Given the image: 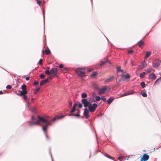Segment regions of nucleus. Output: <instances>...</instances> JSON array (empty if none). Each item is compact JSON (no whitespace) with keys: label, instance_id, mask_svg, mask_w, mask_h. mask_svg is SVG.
Listing matches in <instances>:
<instances>
[{"label":"nucleus","instance_id":"1","mask_svg":"<svg viewBox=\"0 0 161 161\" xmlns=\"http://www.w3.org/2000/svg\"><path fill=\"white\" fill-rule=\"evenodd\" d=\"M26 108L28 111H30L32 113L31 120L27 121L30 127H33L35 126L38 125L40 122L44 123L46 126L52 125V124L47 121L46 119L38 115L34 107L31 105L29 102H26Z\"/></svg>","mask_w":161,"mask_h":161},{"label":"nucleus","instance_id":"2","mask_svg":"<svg viewBox=\"0 0 161 161\" xmlns=\"http://www.w3.org/2000/svg\"><path fill=\"white\" fill-rule=\"evenodd\" d=\"M86 68H77L75 69V71L78 77L81 78H83L86 75Z\"/></svg>","mask_w":161,"mask_h":161},{"label":"nucleus","instance_id":"3","mask_svg":"<svg viewBox=\"0 0 161 161\" xmlns=\"http://www.w3.org/2000/svg\"><path fill=\"white\" fill-rule=\"evenodd\" d=\"M107 63H109V66L112 64L111 62L108 59H106L104 61H101L100 63L97 64V68H101L103 66H105L106 67L107 66Z\"/></svg>","mask_w":161,"mask_h":161},{"label":"nucleus","instance_id":"4","mask_svg":"<svg viewBox=\"0 0 161 161\" xmlns=\"http://www.w3.org/2000/svg\"><path fill=\"white\" fill-rule=\"evenodd\" d=\"M98 106L96 103H94L92 105H88L87 107L88 108V109L90 112L93 113L95 111Z\"/></svg>","mask_w":161,"mask_h":161},{"label":"nucleus","instance_id":"5","mask_svg":"<svg viewBox=\"0 0 161 161\" xmlns=\"http://www.w3.org/2000/svg\"><path fill=\"white\" fill-rule=\"evenodd\" d=\"M161 62L157 59H154L153 61V65L156 69L158 68L160 65Z\"/></svg>","mask_w":161,"mask_h":161},{"label":"nucleus","instance_id":"6","mask_svg":"<svg viewBox=\"0 0 161 161\" xmlns=\"http://www.w3.org/2000/svg\"><path fill=\"white\" fill-rule=\"evenodd\" d=\"M130 76L129 73L126 74H123L121 75V78L122 80L125 81L127 80H129L130 78Z\"/></svg>","mask_w":161,"mask_h":161},{"label":"nucleus","instance_id":"7","mask_svg":"<svg viewBox=\"0 0 161 161\" xmlns=\"http://www.w3.org/2000/svg\"><path fill=\"white\" fill-rule=\"evenodd\" d=\"M140 161H147L149 158V156L147 153H144L142 157L141 155Z\"/></svg>","mask_w":161,"mask_h":161},{"label":"nucleus","instance_id":"8","mask_svg":"<svg viewBox=\"0 0 161 161\" xmlns=\"http://www.w3.org/2000/svg\"><path fill=\"white\" fill-rule=\"evenodd\" d=\"M108 89L107 86H104V87L102 88H99L98 89V94H100L104 93L106 92Z\"/></svg>","mask_w":161,"mask_h":161},{"label":"nucleus","instance_id":"9","mask_svg":"<svg viewBox=\"0 0 161 161\" xmlns=\"http://www.w3.org/2000/svg\"><path fill=\"white\" fill-rule=\"evenodd\" d=\"M50 72L51 74H53L56 76H58V75L57 73V69L56 68H52L50 70Z\"/></svg>","mask_w":161,"mask_h":161},{"label":"nucleus","instance_id":"10","mask_svg":"<svg viewBox=\"0 0 161 161\" xmlns=\"http://www.w3.org/2000/svg\"><path fill=\"white\" fill-rule=\"evenodd\" d=\"M89 109L87 108H85L83 112V115L85 116V118L86 119H88L90 118V116L89 115Z\"/></svg>","mask_w":161,"mask_h":161},{"label":"nucleus","instance_id":"11","mask_svg":"<svg viewBox=\"0 0 161 161\" xmlns=\"http://www.w3.org/2000/svg\"><path fill=\"white\" fill-rule=\"evenodd\" d=\"M51 79H52L51 76L50 75L47 78H46L45 80L41 81L40 82V86H42L45 83L47 82L49 80Z\"/></svg>","mask_w":161,"mask_h":161},{"label":"nucleus","instance_id":"12","mask_svg":"<svg viewBox=\"0 0 161 161\" xmlns=\"http://www.w3.org/2000/svg\"><path fill=\"white\" fill-rule=\"evenodd\" d=\"M81 102L82 103V104H83V106L85 108H86L88 106V105H87V99H82L81 100Z\"/></svg>","mask_w":161,"mask_h":161},{"label":"nucleus","instance_id":"13","mask_svg":"<svg viewBox=\"0 0 161 161\" xmlns=\"http://www.w3.org/2000/svg\"><path fill=\"white\" fill-rule=\"evenodd\" d=\"M147 64L145 61L144 60L142 61L141 63V64L138 66V67L141 69H143L146 67Z\"/></svg>","mask_w":161,"mask_h":161},{"label":"nucleus","instance_id":"14","mask_svg":"<svg viewBox=\"0 0 161 161\" xmlns=\"http://www.w3.org/2000/svg\"><path fill=\"white\" fill-rule=\"evenodd\" d=\"M149 78L152 80H154L156 78L157 76L156 75L153 73H151L149 75Z\"/></svg>","mask_w":161,"mask_h":161},{"label":"nucleus","instance_id":"15","mask_svg":"<svg viewBox=\"0 0 161 161\" xmlns=\"http://www.w3.org/2000/svg\"><path fill=\"white\" fill-rule=\"evenodd\" d=\"M115 77L114 76H110V77L106 79L105 80V81L107 82H111L113 81L115 79Z\"/></svg>","mask_w":161,"mask_h":161},{"label":"nucleus","instance_id":"16","mask_svg":"<svg viewBox=\"0 0 161 161\" xmlns=\"http://www.w3.org/2000/svg\"><path fill=\"white\" fill-rule=\"evenodd\" d=\"M64 117L65 116L62 115L58 117L57 119L55 117H54L52 119V120L53 121H56L58 120L64 118Z\"/></svg>","mask_w":161,"mask_h":161},{"label":"nucleus","instance_id":"17","mask_svg":"<svg viewBox=\"0 0 161 161\" xmlns=\"http://www.w3.org/2000/svg\"><path fill=\"white\" fill-rule=\"evenodd\" d=\"M114 99V98L113 97H110L107 100V101L108 104H110Z\"/></svg>","mask_w":161,"mask_h":161},{"label":"nucleus","instance_id":"18","mask_svg":"<svg viewBox=\"0 0 161 161\" xmlns=\"http://www.w3.org/2000/svg\"><path fill=\"white\" fill-rule=\"evenodd\" d=\"M68 115L69 116H75L77 118H80V115L79 114V113H78L77 114H69Z\"/></svg>","mask_w":161,"mask_h":161},{"label":"nucleus","instance_id":"19","mask_svg":"<svg viewBox=\"0 0 161 161\" xmlns=\"http://www.w3.org/2000/svg\"><path fill=\"white\" fill-rule=\"evenodd\" d=\"M87 96V95L85 92H82L81 94V97L82 99H85Z\"/></svg>","mask_w":161,"mask_h":161},{"label":"nucleus","instance_id":"20","mask_svg":"<svg viewBox=\"0 0 161 161\" xmlns=\"http://www.w3.org/2000/svg\"><path fill=\"white\" fill-rule=\"evenodd\" d=\"M93 86L94 89L95 90H98L99 88V87L98 85L96 83L94 84L93 85Z\"/></svg>","mask_w":161,"mask_h":161},{"label":"nucleus","instance_id":"21","mask_svg":"<svg viewBox=\"0 0 161 161\" xmlns=\"http://www.w3.org/2000/svg\"><path fill=\"white\" fill-rule=\"evenodd\" d=\"M127 94V96L133 94L134 92V91L132 90H131L129 91H128L125 92Z\"/></svg>","mask_w":161,"mask_h":161},{"label":"nucleus","instance_id":"22","mask_svg":"<svg viewBox=\"0 0 161 161\" xmlns=\"http://www.w3.org/2000/svg\"><path fill=\"white\" fill-rule=\"evenodd\" d=\"M103 154L107 158H109V159H110L112 160H114V158H113L112 157H111V156H109L107 153H104Z\"/></svg>","mask_w":161,"mask_h":161},{"label":"nucleus","instance_id":"23","mask_svg":"<svg viewBox=\"0 0 161 161\" xmlns=\"http://www.w3.org/2000/svg\"><path fill=\"white\" fill-rule=\"evenodd\" d=\"M95 100H94L93 102H96V101H99L101 100V96H97L95 98Z\"/></svg>","mask_w":161,"mask_h":161},{"label":"nucleus","instance_id":"24","mask_svg":"<svg viewBox=\"0 0 161 161\" xmlns=\"http://www.w3.org/2000/svg\"><path fill=\"white\" fill-rule=\"evenodd\" d=\"M161 81V78L159 77L155 81L154 83V85H156Z\"/></svg>","mask_w":161,"mask_h":161},{"label":"nucleus","instance_id":"25","mask_svg":"<svg viewBox=\"0 0 161 161\" xmlns=\"http://www.w3.org/2000/svg\"><path fill=\"white\" fill-rule=\"evenodd\" d=\"M145 72H142L139 75V77L141 78H143L144 77L145 75Z\"/></svg>","mask_w":161,"mask_h":161},{"label":"nucleus","instance_id":"26","mask_svg":"<svg viewBox=\"0 0 161 161\" xmlns=\"http://www.w3.org/2000/svg\"><path fill=\"white\" fill-rule=\"evenodd\" d=\"M151 52H150L149 51H147L146 52V56L145 57V58H147L149 57L151 55Z\"/></svg>","mask_w":161,"mask_h":161},{"label":"nucleus","instance_id":"27","mask_svg":"<svg viewBox=\"0 0 161 161\" xmlns=\"http://www.w3.org/2000/svg\"><path fill=\"white\" fill-rule=\"evenodd\" d=\"M43 51H45V53L46 55H48L51 53V51L49 49H43Z\"/></svg>","mask_w":161,"mask_h":161},{"label":"nucleus","instance_id":"28","mask_svg":"<svg viewBox=\"0 0 161 161\" xmlns=\"http://www.w3.org/2000/svg\"><path fill=\"white\" fill-rule=\"evenodd\" d=\"M140 85L142 88H144L146 86L145 83L144 81H142L141 82Z\"/></svg>","mask_w":161,"mask_h":161},{"label":"nucleus","instance_id":"29","mask_svg":"<svg viewBox=\"0 0 161 161\" xmlns=\"http://www.w3.org/2000/svg\"><path fill=\"white\" fill-rule=\"evenodd\" d=\"M18 92L19 93H17V92L16 91H14V93L16 94L17 95L19 96H22L21 95V91L19 90L18 91Z\"/></svg>","mask_w":161,"mask_h":161},{"label":"nucleus","instance_id":"30","mask_svg":"<svg viewBox=\"0 0 161 161\" xmlns=\"http://www.w3.org/2000/svg\"><path fill=\"white\" fill-rule=\"evenodd\" d=\"M21 95L22 93L24 94H26L28 93L26 89H22V90L21 91Z\"/></svg>","mask_w":161,"mask_h":161},{"label":"nucleus","instance_id":"31","mask_svg":"<svg viewBox=\"0 0 161 161\" xmlns=\"http://www.w3.org/2000/svg\"><path fill=\"white\" fill-rule=\"evenodd\" d=\"M42 13L43 15V19L44 22H45V13L44 8H42Z\"/></svg>","mask_w":161,"mask_h":161},{"label":"nucleus","instance_id":"32","mask_svg":"<svg viewBox=\"0 0 161 161\" xmlns=\"http://www.w3.org/2000/svg\"><path fill=\"white\" fill-rule=\"evenodd\" d=\"M94 100H92V99L91 100H89L88 101V100L87 102V105H91L92 104V100L93 101Z\"/></svg>","mask_w":161,"mask_h":161},{"label":"nucleus","instance_id":"33","mask_svg":"<svg viewBox=\"0 0 161 161\" xmlns=\"http://www.w3.org/2000/svg\"><path fill=\"white\" fill-rule=\"evenodd\" d=\"M139 42H140L139 45V47H141L142 45H143L145 44V42H144L141 41V40H140Z\"/></svg>","mask_w":161,"mask_h":161},{"label":"nucleus","instance_id":"34","mask_svg":"<svg viewBox=\"0 0 161 161\" xmlns=\"http://www.w3.org/2000/svg\"><path fill=\"white\" fill-rule=\"evenodd\" d=\"M97 73L95 72H93L92 74L91 75V76L92 77H95L96 76H97Z\"/></svg>","mask_w":161,"mask_h":161},{"label":"nucleus","instance_id":"35","mask_svg":"<svg viewBox=\"0 0 161 161\" xmlns=\"http://www.w3.org/2000/svg\"><path fill=\"white\" fill-rule=\"evenodd\" d=\"M121 67L120 66H118L116 68V71L118 72H120L121 70Z\"/></svg>","mask_w":161,"mask_h":161},{"label":"nucleus","instance_id":"36","mask_svg":"<svg viewBox=\"0 0 161 161\" xmlns=\"http://www.w3.org/2000/svg\"><path fill=\"white\" fill-rule=\"evenodd\" d=\"M101 99L104 102L107 101L106 98L104 96H101Z\"/></svg>","mask_w":161,"mask_h":161},{"label":"nucleus","instance_id":"37","mask_svg":"<svg viewBox=\"0 0 161 161\" xmlns=\"http://www.w3.org/2000/svg\"><path fill=\"white\" fill-rule=\"evenodd\" d=\"M92 95L93 97L92 98V100H94V98H95L97 96L96 95V93L95 92L92 93Z\"/></svg>","mask_w":161,"mask_h":161},{"label":"nucleus","instance_id":"38","mask_svg":"<svg viewBox=\"0 0 161 161\" xmlns=\"http://www.w3.org/2000/svg\"><path fill=\"white\" fill-rule=\"evenodd\" d=\"M26 85L25 84H23L22 85L21 89H26Z\"/></svg>","mask_w":161,"mask_h":161},{"label":"nucleus","instance_id":"39","mask_svg":"<svg viewBox=\"0 0 161 161\" xmlns=\"http://www.w3.org/2000/svg\"><path fill=\"white\" fill-rule=\"evenodd\" d=\"M128 53L129 54H132L134 52V50H129L128 51Z\"/></svg>","mask_w":161,"mask_h":161},{"label":"nucleus","instance_id":"40","mask_svg":"<svg viewBox=\"0 0 161 161\" xmlns=\"http://www.w3.org/2000/svg\"><path fill=\"white\" fill-rule=\"evenodd\" d=\"M142 96L143 97H146L147 96V94L146 93V92H144L142 94Z\"/></svg>","mask_w":161,"mask_h":161},{"label":"nucleus","instance_id":"41","mask_svg":"<svg viewBox=\"0 0 161 161\" xmlns=\"http://www.w3.org/2000/svg\"><path fill=\"white\" fill-rule=\"evenodd\" d=\"M36 2V3H37V4L39 5V6L40 7H41V1L39 0H35Z\"/></svg>","mask_w":161,"mask_h":161},{"label":"nucleus","instance_id":"42","mask_svg":"<svg viewBox=\"0 0 161 161\" xmlns=\"http://www.w3.org/2000/svg\"><path fill=\"white\" fill-rule=\"evenodd\" d=\"M45 73L47 75H49L50 74H51V72H50V70H46L45 71Z\"/></svg>","mask_w":161,"mask_h":161},{"label":"nucleus","instance_id":"43","mask_svg":"<svg viewBox=\"0 0 161 161\" xmlns=\"http://www.w3.org/2000/svg\"><path fill=\"white\" fill-rule=\"evenodd\" d=\"M22 97L24 100H26L27 98V96L26 95H23L22 94V96H20Z\"/></svg>","mask_w":161,"mask_h":161},{"label":"nucleus","instance_id":"44","mask_svg":"<svg viewBox=\"0 0 161 161\" xmlns=\"http://www.w3.org/2000/svg\"><path fill=\"white\" fill-rule=\"evenodd\" d=\"M124 157L122 155H120L119 157L118 158V159L119 160H121V159H124Z\"/></svg>","mask_w":161,"mask_h":161},{"label":"nucleus","instance_id":"45","mask_svg":"<svg viewBox=\"0 0 161 161\" xmlns=\"http://www.w3.org/2000/svg\"><path fill=\"white\" fill-rule=\"evenodd\" d=\"M12 88L11 86L10 85H8L6 86V88L7 89H10Z\"/></svg>","mask_w":161,"mask_h":161},{"label":"nucleus","instance_id":"46","mask_svg":"<svg viewBox=\"0 0 161 161\" xmlns=\"http://www.w3.org/2000/svg\"><path fill=\"white\" fill-rule=\"evenodd\" d=\"M145 71L147 73H149L152 71V70L148 68L147 70H145Z\"/></svg>","mask_w":161,"mask_h":161},{"label":"nucleus","instance_id":"47","mask_svg":"<svg viewBox=\"0 0 161 161\" xmlns=\"http://www.w3.org/2000/svg\"><path fill=\"white\" fill-rule=\"evenodd\" d=\"M75 108L74 107H73L72 109L70 111V112L73 113L74 112L75 110Z\"/></svg>","mask_w":161,"mask_h":161},{"label":"nucleus","instance_id":"48","mask_svg":"<svg viewBox=\"0 0 161 161\" xmlns=\"http://www.w3.org/2000/svg\"><path fill=\"white\" fill-rule=\"evenodd\" d=\"M82 103H80L78 105L79 107L81 109V108L83 107V105Z\"/></svg>","mask_w":161,"mask_h":161},{"label":"nucleus","instance_id":"49","mask_svg":"<svg viewBox=\"0 0 161 161\" xmlns=\"http://www.w3.org/2000/svg\"><path fill=\"white\" fill-rule=\"evenodd\" d=\"M72 104V103L71 101H69L68 102V105L70 107H71Z\"/></svg>","mask_w":161,"mask_h":161},{"label":"nucleus","instance_id":"50","mask_svg":"<svg viewBox=\"0 0 161 161\" xmlns=\"http://www.w3.org/2000/svg\"><path fill=\"white\" fill-rule=\"evenodd\" d=\"M40 77L41 78H44L45 77V75L43 74H41L40 75Z\"/></svg>","mask_w":161,"mask_h":161},{"label":"nucleus","instance_id":"51","mask_svg":"<svg viewBox=\"0 0 161 161\" xmlns=\"http://www.w3.org/2000/svg\"><path fill=\"white\" fill-rule=\"evenodd\" d=\"M42 59L41 58V59H40V60H39V61H38V64L40 65H41L42 64Z\"/></svg>","mask_w":161,"mask_h":161},{"label":"nucleus","instance_id":"52","mask_svg":"<svg viewBox=\"0 0 161 161\" xmlns=\"http://www.w3.org/2000/svg\"><path fill=\"white\" fill-rule=\"evenodd\" d=\"M42 130L44 131V134L46 133V128H45V127H44V126L42 127Z\"/></svg>","mask_w":161,"mask_h":161},{"label":"nucleus","instance_id":"53","mask_svg":"<svg viewBox=\"0 0 161 161\" xmlns=\"http://www.w3.org/2000/svg\"><path fill=\"white\" fill-rule=\"evenodd\" d=\"M38 84V82L37 80H35L34 82V85H37Z\"/></svg>","mask_w":161,"mask_h":161},{"label":"nucleus","instance_id":"54","mask_svg":"<svg viewBox=\"0 0 161 161\" xmlns=\"http://www.w3.org/2000/svg\"><path fill=\"white\" fill-rule=\"evenodd\" d=\"M6 92L5 91H0V94L1 95L3 94V93H5Z\"/></svg>","mask_w":161,"mask_h":161},{"label":"nucleus","instance_id":"55","mask_svg":"<svg viewBox=\"0 0 161 161\" xmlns=\"http://www.w3.org/2000/svg\"><path fill=\"white\" fill-rule=\"evenodd\" d=\"M23 78H25V80L26 81H28V80H29V77H25V76H23Z\"/></svg>","mask_w":161,"mask_h":161},{"label":"nucleus","instance_id":"56","mask_svg":"<svg viewBox=\"0 0 161 161\" xmlns=\"http://www.w3.org/2000/svg\"><path fill=\"white\" fill-rule=\"evenodd\" d=\"M64 70L65 71H67L69 70V68L67 67H64Z\"/></svg>","mask_w":161,"mask_h":161},{"label":"nucleus","instance_id":"57","mask_svg":"<svg viewBox=\"0 0 161 161\" xmlns=\"http://www.w3.org/2000/svg\"><path fill=\"white\" fill-rule=\"evenodd\" d=\"M20 83V82L16 81V83L17 84L15 86V88H18V86H19L18 83Z\"/></svg>","mask_w":161,"mask_h":161},{"label":"nucleus","instance_id":"58","mask_svg":"<svg viewBox=\"0 0 161 161\" xmlns=\"http://www.w3.org/2000/svg\"><path fill=\"white\" fill-rule=\"evenodd\" d=\"M126 96H127V94H126V92H125L124 93L122 94L121 96L123 97Z\"/></svg>","mask_w":161,"mask_h":161},{"label":"nucleus","instance_id":"59","mask_svg":"<svg viewBox=\"0 0 161 161\" xmlns=\"http://www.w3.org/2000/svg\"><path fill=\"white\" fill-rule=\"evenodd\" d=\"M49 152H50V155H51L52 160V161H53V158H52V153H51V149L50 148Z\"/></svg>","mask_w":161,"mask_h":161},{"label":"nucleus","instance_id":"60","mask_svg":"<svg viewBox=\"0 0 161 161\" xmlns=\"http://www.w3.org/2000/svg\"><path fill=\"white\" fill-rule=\"evenodd\" d=\"M59 68H63L64 67V65L63 64H61L59 65Z\"/></svg>","mask_w":161,"mask_h":161},{"label":"nucleus","instance_id":"61","mask_svg":"<svg viewBox=\"0 0 161 161\" xmlns=\"http://www.w3.org/2000/svg\"><path fill=\"white\" fill-rule=\"evenodd\" d=\"M78 106V104L77 103H75L74 104V105H73V107H74L75 108V107H76V106Z\"/></svg>","mask_w":161,"mask_h":161},{"label":"nucleus","instance_id":"62","mask_svg":"<svg viewBox=\"0 0 161 161\" xmlns=\"http://www.w3.org/2000/svg\"><path fill=\"white\" fill-rule=\"evenodd\" d=\"M40 87H37L36 88V92H38L39 91H40Z\"/></svg>","mask_w":161,"mask_h":161},{"label":"nucleus","instance_id":"63","mask_svg":"<svg viewBox=\"0 0 161 161\" xmlns=\"http://www.w3.org/2000/svg\"><path fill=\"white\" fill-rule=\"evenodd\" d=\"M45 135V136L47 138V139L48 140H49V137H48V135L46 133H45V134H44Z\"/></svg>","mask_w":161,"mask_h":161},{"label":"nucleus","instance_id":"64","mask_svg":"<svg viewBox=\"0 0 161 161\" xmlns=\"http://www.w3.org/2000/svg\"><path fill=\"white\" fill-rule=\"evenodd\" d=\"M122 73V74L123 73L124 74V73H125L126 72L125 71H124V70L123 69H121V70L120 71Z\"/></svg>","mask_w":161,"mask_h":161}]
</instances>
